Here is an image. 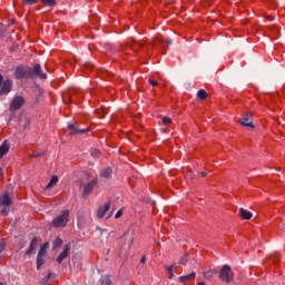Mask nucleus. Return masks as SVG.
Masks as SVG:
<instances>
[{
  "instance_id": "1",
  "label": "nucleus",
  "mask_w": 285,
  "mask_h": 285,
  "mask_svg": "<svg viewBox=\"0 0 285 285\" xmlns=\"http://www.w3.org/2000/svg\"><path fill=\"white\" fill-rule=\"evenodd\" d=\"M219 279L220 282H225V284H230L233 279H235V273H233V269L228 265H224L219 273Z\"/></svg>"
},
{
  "instance_id": "2",
  "label": "nucleus",
  "mask_w": 285,
  "mask_h": 285,
  "mask_svg": "<svg viewBox=\"0 0 285 285\" xmlns=\"http://www.w3.org/2000/svg\"><path fill=\"white\" fill-rule=\"evenodd\" d=\"M16 79H32V68L18 66L14 71Z\"/></svg>"
},
{
  "instance_id": "3",
  "label": "nucleus",
  "mask_w": 285,
  "mask_h": 285,
  "mask_svg": "<svg viewBox=\"0 0 285 285\" xmlns=\"http://www.w3.org/2000/svg\"><path fill=\"white\" fill-rule=\"evenodd\" d=\"M10 204H12V198H10V195H0V210L3 213V215H8L10 213Z\"/></svg>"
},
{
  "instance_id": "4",
  "label": "nucleus",
  "mask_w": 285,
  "mask_h": 285,
  "mask_svg": "<svg viewBox=\"0 0 285 285\" xmlns=\"http://www.w3.org/2000/svg\"><path fill=\"white\" fill-rule=\"evenodd\" d=\"M24 104H26V98H23V96H14L9 106L10 112L20 110V108H23Z\"/></svg>"
},
{
  "instance_id": "5",
  "label": "nucleus",
  "mask_w": 285,
  "mask_h": 285,
  "mask_svg": "<svg viewBox=\"0 0 285 285\" xmlns=\"http://www.w3.org/2000/svg\"><path fill=\"white\" fill-rule=\"evenodd\" d=\"M12 90V80H6L3 82V76L0 75V97L2 95H9Z\"/></svg>"
},
{
  "instance_id": "6",
  "label": "nucleus",
  "mask_w": 285,
  "mask_h": 285,
  "mask_svg": "<svg viewBox=\"0 0 285 285\" xmlns=\"http://www.w3.org/2000/svg\"><path fill=\"white\" fill-rule=\"evenodd\" d=\"M69 135H86L88 132V128H80L78 122L69 124Z\"/></svg>"
},
{
  "instance_id": "7",
  "label": "nucleus",
  "mask_w": 285,
  "mask_h": 285,
  "mask_svg": "<svg viewBox=\"0 0 285 285\" xmlns=\"http://www.w3.org/2000/svg\"><path fill=\"white\" fill-rule=\"evenodd\" d=\"M68 224V215H60L52 220L53 228H66Z\"/></svg>"
},
{
  "instance_id": "8",
  "label": "nucleus",
  "mask_w": 285,
  "mask_h": 285,
  "mask_svg": "<svg viewBox=\"0 0 285 285\" xmlns=\"http://www.w3.org/2000/svg\"><path fill=\"white\" fill-rule=\"evenodd\" d=\"M250 117H253V114L250 111L246 112L239 120L240 126H245L246 128H255Z\"/></svg>"
},
{
  "instance_id": "9",
  "label": "nucleus",
  "mask_w": 285,
  "mask_h": 285,
  "mask_svg": "<svg viewBox=\"0 0 285 285\" xmlns=\"http://www.w3.org/2000/svg\"><path fill=\"white\" fill-rule=\"evenodd\" d=\"M37 246H39V237L35 236L30 242L29 248L24 253V258L30 257L32 253H35Z\"/></svg>"
},
{
  "instance_id": "10",
  "label": "nucleus",
  "mask_w": 285,
  "mask_h": 285,
  "mask_svg": "<svg viewBox=\"0 0 285 285\" xmlns=\"http://www.w3.org/2000/svg\"><path fill=\"white\" fill-rule=\"evenodd\" d=\"M31 75L33 77H39V79H48V75L41 72V65L36 63L33 68H31Z\"/></svg>"
},
{
  "instance_id": "11",
  "label": "nucleus",
  "mask_w": 285,
  "mask_h": 285,
  "mask_svg": "<svg viewBox=\"0 0 285 285\" xmlns=\"http://www.w3.org/2000/svg\"><path fill=\"white\" fill-rule=\"evenodd\" d=\"M97 184H99V180L97 178H95L94 180L89 181L85 186L82 197H88V195H90V193H92V190L95 189V186H97Z\"/></svg>"
},
{
  "instance_id": "12",
  "label": "nucleus",
  "mask_w": 285,
  "mask_h": 285,
  "mask_svg": "<svg viewBox=\"0 0 285 285\" xmlns=\"http://www.w3.org/2000/svg\"><path fill=\"white\" fill-rule=\"evenodd\" d=\"M68 255H70V244L65 245L63 250L59 254L56 262H58V264H61L63 259L68 257Z\"/></svg>"
},
{
  "instance_id": "13",
  "label": "nucleus",
  "mask_w": 285,
  "mask_h": 285,
  "mask_svg": "<svg viewBox=\"0 0 285 285\" xmlns=\"http://www.w3.org/2000/svg\"><path fill=\"white\" fill-rule=\"evenodd\" d=\"M110 206H112V202H106L104 205H100L97 210V215H106L108 210H110Z\"/></svg>"
},
{
  "instance_id": "14",
  "label": "nucleus",
  "mask_w": 285,
  "mask_h": 285,
  "mask_svg": "<svg viewBox=\"0 0 285 285\" xmlns=\"http://www.w3.org/2000/svg\"><path fill=\"white\" fill-rule=\"evenodd\" d=\"M48 248H50V243L46 242L41 245L37 256L38 257H46V254L48 253Z\"/></svg>"
},
{
  "instance_id": "15",
  "label": "nucleus",
  "mask_w": 285,
  "mask_h": 285,
  "mask_svg": "<svg viewBox=\"0 0 285 285\" xmlns=\"http://www.w3.org/2000/svg\"><path fill=\"white\" fill-rule=\"evenodd\" d=\"M10 150V145L8 144V140H4L2 146H0V159L8 155V151Z\"/></svg>"
},
{
  "instance_id": "16",
  "label": "nucleus",
  "mask_w": 285,
  "mask_h": 285,
  "mask_svg": "<svg viewBox=\"0 0 285 285\" xmlns=\"http://www.w3.org/2000/svg\"><path fill=\"white\" fill-rule=\"evenodd\" d=\"M195 277H197V273L191 272V273L188 274V275L180 276V277L178 278V281L180 282V284H185V282H188V281H190V279H195Z\"/></svg>"
},
{
  "instance_id": "17",
  "label": "nucleus",
  "mask_w": 285,
  "mask_h": 285,
  "mask_svg": "<svg viewBox=\"0 0 285 285\" xmlns=\"http://www.w3.org/2000/svg\"><path fill=\"white\" fill-rule=\"evenodd\" d=\"M171 41L170 40H167V41H164V39H160V38H157L154 42V46L156 48H159V46H163V48H166V46H170Z\"/></svg>"
},
{
  "instance_id": "18",
  "label": "nucleus",
  "mask_w": 285,
  "mask_h": 285,
  "mask_svg": "<svg viewBox=\"0 0 285 285\" xmlns=\"http://www.w3.org/2000/svg\"><path fill=\"white\" fill-rule=\"evenodd\" d=\"M100 177H102L104 179H110V177H112V168H110V167L105 168L100 173Z\"/></svg>"
},
{
  "instance_id": "19",
  "label": "nucleus",
  "mask_w": 285,
  "mask_h": 285,
  "mask_svg": "<svg viewBox=\"0 0 285 285\" xmlns=\"http://www.w3.org/2000/svg\"><path fill=\"white\" fill-rule=\"evenodd\" d=\"M59 183V177L52 176L50 181L47 184L46 189L50 190V188H53Z\"/></svg>"
},
{
  "instance_id": "20",
  "label": "nucleus",
  "mask_w": 285,
  "mask_h": 285,
  "mask_svg": "<svg viewBox=\"0 0 285 285\" xmlns=\"http://www.w3.org/2000/svg\"><path fill=\"white\" fill-rule=\"evenodd\" d=\"M45 256H37V271H41V266H43V264H46V258H43Z\"/></svg>"
},
{
  "instance_id": "21",
  "label": "nucleus",
  "mask_w": 285,
  "mask_h": 285,
  "mask_svg": "<svg viewBox=\"0 0 285 285\" xmlns=\"http://www.w3.org/2000/svg\"><path fill=\"white\" fill-rule=\"evenodd\" d=\"M197 98L200 99L202 101L208 99V94L206 92V90L200 89L197 91Z\"/></svg>"
},
{
  "instance_id": "22",
  "label": "nucleus",
  "mask_w": 285,
  "mask_h": 285,
  "mask_svg": "<svg viewBox=\"0 0 285 285\" xmlns=\"http://www.w3.org/2000/svg\"><path fill=\"white\" fill-rule=\"evenodd\" d=\"M63 244V240L60 237H57L53 242H52V249L57 250V248H61V245Z\"/></svg>"
},
{
  "instance_id": "23",
  "label": "nucleus",
  "mask_w": 285,
  "mask_h": 285,
  "mask_svg": "<svg viewBox=\"0 0 285 285\" xmlns=\"http://www.w3.org/2000/svg\"><path fill=\"white\" fill-rule=\"evenodd\" d=\"M52 272H48L47 275L40 281L41 285H48V282L52 279Z\"/></svg>"
},
{
  "instance_id": "24",
  "label": "nucleus",
  "mask_w": 285,
  "mask_h": 285,
  "mask_svg": "<svg viewBox=\"0 0 285 285\" xmlns=\"http://www.w3.org/2000/svg\"><path fill=\"white\" fill-rule=\"evenodd\" d=\"M188 254H185V255H183L181 257H180V259H179V262H178V264L180 265V266H186V264H188Z\"/></svg>"
},
{
  "instance_id": "25",
  "label": "nucleus",
  "mask_w": 285,
  "mask_h": 285,
  "mask_svg": "<svg viewBox=\"0 0 285 285\" xmlns=\"http://www.w3.org/2000/svg\"><path fill=\"white\" fill-rule=\"evenodd\" d=\"M45 6H48L49 8H55V6H57V1L55 0H41Z\"/></svg>"
},
{
  "instance_id": "26",
  "label": "nucleus",
  "mask_w": 285,
  "mask_h": 285,
  "mask_svg": "<svg viewBox=\"0 0 285 285\" xmlns=\"http://www.w3.org/2000/svg\"><path fill=\"white\" fill-rule=\"evenodd\" d=\"M91 157H94L95 159H99V157H101V151H99L98 149H91Z\"/></svg>"
},
{
  "instance_id": "27",
  "label": "nucleus",
  "mask_w": 285,
  "mask_h": 285,
  "mask_svg": "<svg viewBox=\"0 0 285 285\" xmlns=\"http://www.w3.org/2000/svg\"><path fill=\"white\" fill-rule=\"evenodd\" d=\"M254 213H257L256 210L248 212L244 208H239V215H254Z\"/></svg>"
},
{
  "instance_id": "28",
  "label": "nucleus",
  "mask_w": 285,
  "mask_h": 285,
  "mask_svg": "<svg viewBox=\"0 0 285 285\" xmlns=\"http://www.w3.org/2000/svg\"><path fill=\"white\" fill-rule=\"evenodd\" d=\"M213 275H215L214 271H207L204 273L205 279H212Z\"/></svg>"
},
{
  "instance_id": "29",
  "label": "nucleus",
  "mask_w": 285,
  "mask_h": 285,
  "mask_svg": "<svg viewBox=\"0 0 285 285\" xmlns=\"http://www.w3.org/2000/svg\"><path fill=\"white\" fill-rule=\"evenodd\" d=\"M100 285H112V281L110 279V276L105 277V279L101 282Z\"/></svg>"
},
{
  "instance_id": "30",
  "label": "nucleus",
  "mask_w": 285,
  "mask_h": 285,
  "mask_svg": "<svg viewBox=\"0 0 285 285\" xmlns=\"http://www.w3.org/2000/svg\"><path fill=\"white\" fill-rule=\"evenodd\" d=\"M163 124L165 126H168V125L173 124V119H170V117H164L163 118Z\"/></svg>"
},
{
  "instance_id": "31",
  "label": "nucleus",
  "mask_w": 285,
  "mask_h": 285,
  "mask_svg": "<svg viewBox=\"0 0 285 285\" xmlns=\"http://www.w3.org/2000/svg\"><path fill=\"white\" fill-rule=\"evenodd\" d=\"M26 6H35L39 0H22Z\"/></svg>"
},
{
  "instance_id": "32",
  "label": "nucleus",
  "mask_w": 285,
  "mask_h": 285,
  "mask_svg": "<svg viewBox=\"0 0 285 285\" xmlns=\"http://www.w3.org/2000/svg\"><path fill=\"white\" fill-rule=\"evenodd\" d=\"M175 268H177V264H173L171 266L166 268L167 273H174Z\"/></svg>"
},
{
  "instance_id": "33",
  "label": "nucleus",
  "mask_w": 285,
  "mask_h": 285,
  "mask_svg": "<svg viewBox=\"0 0 285 285\" xmlns=\"http://www.w3.org/2000/svg\"><path fill=\"white\" fill-rule=\"evenodd\" d=\"M31 157H33V159H39V157H43V153L32 154Z\"/></svg>"
},
{
  "instance_id": "34",
  "label": "nucleus",
  "mask_w": 285,
  "mask_h": 285,
  "mask_svg": "<svg viewBox=\"0 0 285 285\" xmlns=\"http://www.w3.org/2000/svg\"><path fill=\"white\" fill-rule=\"evenodd\" d=\"M242 219L248 222V219H253V215H242Z\"/></svg>"
},
{
  "instance_id": "35",
  "label": "nucleus",
  "mask_w": 285,
  "mask_h": 285,
  "mask_svg": "<svg viewBox=\"0 0 285 285\" xmlns=\"http://www.w3.org/2000/svg\"><path fill=\"white\" fill-rule=\"evenodd\" d=\"M6 246H7L6 242L0 243V253H3V250H6Z\"/></svg>"
},
{
  "instance_id": "36",
  "label": "nucleus",
  "mask_w": 285,
  "mask_h": 285,
  "mask_svg": "<svg viewBox=\"0 0 285 285\" xmlns=\"http://www.w3.org/2000/svg\"><path fill=\"white\" fill-rule=\"evenodd\" d=\"M148 81H149L150 86H153V87L159 86V82H157V81L154 80V79H149Z\"/></svg>"
},
{
  "instance_id": "37",
  "label": "nucleus",
  "mask_w": 285,
  "mask_h": 285,
  "mask_svg": "<svg viewBox=\"0 0 285 285\" xmlns=\"http://www.w3.org/2000/svg\"><path fill=\"white\" fill-rule=\"evenodd\" d=\"M127 244H128L127 248H130V246H132V237L128 238Z\"/></svg>"
},
{
  "instance_id": "38",
  "label": "nucleus",
  "mask_w": 285,
  "mask_h": 285,
  "mask_svg": "<svg viewBox=\"0 0 285 285\" xmlns=\"http://www.w3.org/2000/svg\"><path fill=\"white\" fill-rule=\"evenodd\" d=\"M124 210H125V208L122 207V208H120V209H118L117 212H116V215H124Z\"/></svg>"
},
{
  "instance_id": "39",
  "label": "nucleus",
  "mask_w": 285,
  "mask_h": 285,
  "mask_svg": "<svg viewBox=\"0 0 285 285\" xmlns=\"http://www.w3.org/2000/svg\"><path fill=\"white\" fill-rule=\"evenodd\" d=\"M200 176H203V177H207V176H208V173H206V171H202V173H200Z\"/></svg>"
},
{
  "instance_id": "40",
  "label": "nucleus",
  "mask_w": 285,
  "mask_h": 285,
  "mask_svg": "<svg viewBox=\"0 0 285 285\" xmlns=\"http://www.w3.org/2000/svg\"><path fill=\"white\" fill-rule=\"evenodd\" d=\"M62 215H70V210H68V209L63 210Z\"/></svg>"
},
{
  "instance_id": "41",
  "label": "nucleus",
  "mask_w": 285,
  "mask_h": 285,
  "mask_svg": "<svg viewBox=\"0 0 285 285\" xmlns=\"http://www.w3.org/2000/svg\"><path fill=\"white\" fill-rule=\"evenodd\" d=\"M146 263V256H144L141 259H140V264H145Z\"/></svg>"
},
{
  "instance_id": "42",
  "label": "nucleus",
  "mask_w": 285,
  "mask_h": 285,
  "mask_svg": "<svg viewBox=\"0 0 285 285\" xmlns=\"http://www.w3.org/2000/svg\"><path fill=\"white\" fill-rule=\"evenodd\" d=\"M188 176L190 177V179H193V177H195V174H193V171H189Z\"/></svg>"
},
{
  "instance_id": "43",
  "label": "nucleus",
  "mask_w": 285,
  "mask_h": 285,
  "mask_svg": "<svg viewBox=\"0 0 285 285\" xmlns=\"http://www.w3.org/2000/svg\"><path fill=\"white\" fill-rule=\"evenodd\" d=\"M170 274V277L173 278V277H175V272H171V273H169Z\"/></svg>"
},
{
  "instance_id": "44",
  "label": "nucleus",
  "mask_w": 285,
  "mask_h": 285,
  "mask_svg": "<svg viewBox=\"0 0 285 285\" xmlns=\"http://www.w3.org/2000/svg\"><path fill=\"white\" fill-rule=\"evenodd\" d=\"M27 124L24 125V128L26 126H28V124H30V120L29 119H26Z\"/></svg>"
},
{
  "instance_id": "45",
  "label": "nucleus",
  "mask_w": 285,
  "mask_h": 285,
  "mask_svg": "<svg viewBox=\"0 0 285 285\" xmlns=\"http://www.w3.org/2000/svg\"><path fill=\"white\" fill-rule=\"evenodd\" d=\"M115 214V207L111 208L110 215Z\"/></svg>"
},
{
  "instance_id": "46",
  "label": "nucleus",
  "mask_w": 285,
  "mask_h": 285,
  "mask_svg": "<svg viewBox=\"0 0 285 285\" xmlns=\"http://www.w3.org/2000/svg\"><path fill=\"white\" fill-rule=\"evenodd\" d=\"M119 217H121V215H116V216H115V219H119Z\"/></svg>"
},
{
  "instance_id": "47",
  "label": "nucleus",
  "mask_w": 285,
  "mask_h": 285,
  "mask_svg": "<svg viewBox=\"0 0 285 285\" xmlns=\"http://www.w3.org/2000/svg\"><path fill=\"white\" fill-rule=\"evenodd\" d=\"M98 217H99V219H104V215H99Z\"/></svg>"
},
{
  "instance_id": "48",
  "label": "nucleus",
  "mask_w": 285,
  "mask_h": 285,
  "mask_svg": "<svg viewBox=\"0 0 285 285\" xmlns=\"http://www.w3.org/2000/svg\"><path fill=\"white\" fill-rule=\"evenodd\" d=\"M198 285H206V283H204V282H200V283H198Z\"/></svg>"
},
{
  "instance_id": "49",
  "label": "nucleus",
  "mask_w": 285,
  "mask_h": 285,
  "mask_svg": "<svg viewBox=\"0 0 285 285\" xmlns=\"http://www.w3.org/2000/svg\"><path fill=\"white\" fill-rule=\"evenodd\" d=\"M161 131H163V132H166V129H165V128H161Z\"/></svg>"
},
{
  "instance_id": "50",
  "label": "nucleus",
  "mask_w": 285,
  "mask_h": 285,
  "mask_svg": "<svg viewBox=\"0 0 285 285\" xmlns=\"http://www.w3.org/2000/svg\"><path fill=\"white\" fill-rule=\"evenodd\" d=\"M164 213L166 214V213H170V212H166V209H164Z\"/></svg>"
},
{
  "instance_id": "51",
  "label": "nucleus",
  "mask_w": 285,
  "mask_h": 285,
  "mask_svg": "<svg viewBox=\"0 0 285 285\" xmlns=\"http://www.w3.org/2000/svg\"><path fill=\"white\" fill-rule=\"evenodd\" d=\"M106 219H110V216H107Z\"/></svg>"
},
{
  "instance_id": "52",
  "label": "nucleus",
  "mask_w": 285,
  "mask_h": 285,
  "mask_svg": "<svg viewBox=\"0 0 285 285\" xmlns=\"http://www.w3.org/2000/svg\"><path fill=\"white\" fill-rule=\"evenodd\" d=\"M23 246H26V244H23V245L21 246V248H23Z\"/></svg>"
},
{
  "instance_id": "53",
  "label": "nucleus",
  "mask_w": 285,
  "mask_h": 285,
  "mask_svg": "<svg viewBox=\"0 0 285 285\" xmlns=\"http://www.w3.org/2000/svg\"><path fill=\"white\" fill-rule=\"evenodd\" d=\"M0 285H3V283H0Z\"/></svg>"
}]
</instances>
